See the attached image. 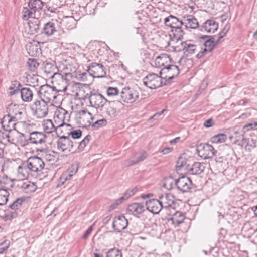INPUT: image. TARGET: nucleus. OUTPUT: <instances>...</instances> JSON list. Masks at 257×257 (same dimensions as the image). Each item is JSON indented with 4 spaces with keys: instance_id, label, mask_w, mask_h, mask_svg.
<instances>
[{
    "instance_id": "obj_1",
    "label": "nucleus",
    "mask_w": 257,
    "mask_h": 257,
    "mask_svg": "<svg viewBox=\"0 0 257 257\" xmlns=\"http://www.w3.org/2000/svg\"><path fill=\"white\" fill-rule=\"evenodd\" d=\"M164 187L168 189H171L176 187L179 191L182 193L188 192L192 188L193 185L191 179L185 175L180 177L174 181L173 177L170 176L166 178Z\"/></svg>"
},
{
    "instance_id": "obj_2",
    "label": "nucleus",
    "mask_w": 257,
    "mask_h": 257,
    "mask_svg": "<svg viewBox=\"0 0 257 257\" xmlns=\"http://www.w3.org/2000/svg\"><path fill=\"white\" fill-rule=\"evenodd\" d=\"M59 91H62L61 89L57 90L55 87L46 84L39 87L37 94L40 99L49 103L56 98L57 93Z\"/></svg>"
},
{
    "instance_id": "obj_3",
    "label": "nucleus",
    "mask_w": 257,
    "mask_h": 257,
    "mask_svg": "<svg viewBox=\"0 0 257 257\" xmlns=\"http://www.w3.org/2000/svg\"><path fill=\"white\" fill-rule=\"evenodd\" d=\"M180 73L179 67L175 65H167L160 71L159 74L164 80V85H167L171 83V80L177 77Z\"/></svg>"
},
{
    "instance_id": "obj_4",
    "label": "nucleus",
    "mask_w": 257,
    "mask_h": 257,
    "mask_svg": "<svg viewBox=\"0 0 257 257\" xmlns=\"http://www.w3.org/2000/svg\"><path fill=\"white\" fill-rule=\"evenodd\" d=\"M144 84L149 88L153 89L160 87L165 86L164 85V80L162 76L155 73L148 74L143 79Z\"/></svg>"
},
{
    "instance_id": "obj_5",
    "label": "nucleus",
    "mask_w": 257,
    "mask_h": 257,
    "mask_svg": "<svg viewBox=\"0 0 257 257\" xmlns=\"http://www.w3.org/2000/svg\"><path fill=\"white\" fill-rule=\"evenodd\" d=\"M88 98L90 106L100 111L103 109L107 103V99L98 93L91 92Z\"/></svg>"
},
{
    "instance_id": "obj_6",
    "label": "nucleus",
    "mask_w": 257,
    "mask_h": 257,
    "mask_svg": "<svg viewBox=\"0 0 257 257\" xmlns=\"http://www.w3.org/2000/svg\"><path fill=\"white\" fill-rule=\"evenodd\" d=\"M120 96L124 102L132 104L138 99L139 93L133 88L126 87L122 88L120 92Z\"/></svg>"
},
{
    "instance_id": "obj_7",
    "label": "nucleus",
    "mask_w": 257,
    "mask_h": 257,
    "mask_svg": "<svg viewBox=\"0 0 257 257\" xmlns=\"http://www.w3.org/2000/svg\"><path fill=\"white\" fill-rule=\"evenodd\" d=\"M59 139L56 142L57 147L58 150L62 152H69L74 148L76 142L72 141L69 136L63 135L59 136Z\"/></svg>"
},
{
    "instance_id": "obj_8",
    "label": "nucleus",
    "mask_w": 257,
    "mask_h": 257,
    "mask_svg": "<svg viewBox=\"0 0 257 257\" xmlns=\"http://www.w3.org/2000/svg\"><path fill=\"white\" fill-rule=\"evenodd\" d=\"M196 151L199 156L204 159L212 158L216 151L213 146L208 143H201L197 146Z\"/></svg>"
},
{
    "instance_id": "obj_9",
    "label": "nucleus",
    "mask_w": 257,
    "mask_h": 257,
    "mask_svg": "<svg viewBox=\"0 0 257 257\" xmlns=\"http://www.w3.org/2000/svg\"><path fill=\"white\" fill-rule=\"evenodd\" d=\"M166 212V215L168 216V217H166L168 222L175 227L182 223L185 219V216L182 212L175 211V208H172Z\"/></svg>"
},
{
    "instance_id": "obj_10",
    "label": "nucleus",
    "mask_w": 257,
    "mask_h": 257,
    "mask_svg": "<svg viewBox=\"0 0 257 257\" xmlns=\"http://www.w3.org/2000/svg\"><path fill=\"white\" fill-rule=\"evenodd\" d=\"M87 71L93 78H103L106 75L104 66L96 62H92L88 66Z\"/></svg>"
},
{
    "instance_id": "obj_11",
    "label": "nucleus",
    "mask_w": 257,
    "mask_h": 257,
    "mask_svg": "<svg viewBox=\"0 0 257 257\" xmlns=\"http://www.w3.org/2000/svg\"><path fill=\"white\" fill-rule=\"evenodd\" d=\"M48 102L40 100H36L32 105V109L35 110V113L39 118L45 117L48 112Z\"/></svg>"
},
{
    "instance_id": "obj_12",
    "label": "nucleus",
    "mask_w": 257,
    "mask_h": 257,
    "mask_svg": "<svg viewBox=\"0 0 257 257\" xmlns=\"http://www.w3.org/2000/svg\"><path fill=\"white\" fill-rule=\"evenodd\" d=\"M47 138L46 134L42 132L34 131L29 134L28 139L29 143L35 145L45 144Z\"/></svg>"
},
{
    "instance_id": "obj_13",
    "label": "nucleus",
    "mask_w": 257,
    "mask_h": 257,
    "mask_svg": "<svg viewBox=\"0 0 257 257\" xmlns=\"http://www.w3.org/2000/svg\"><path fill=\"white\" fill-rule=\"evenodd\" d=\"M147 209L154 214H158L162 210H165L159 199H151L146 201Z\"/></svg>"
},
{
    "instance_id": "obj_14",
    "label": "nucleus",
    "mask_w": 257,
    "mask_h": 257,
    "mask_svg": "<svg viewBox=\"0 0 257 257\" xmlns=\"http://www.w3.org/2000/svg\"><path fill=\"white\" fill-rule=\"evenodd\" d=\"M57 21L56 20H52L45 23L43 28L41 30V33L47 37H50L53 35L55 33L57 32Z\"/></svg>"
},
{
    "instance_id": "obj_15",
    "label": "nucleus",
    "mask_w": 257,
    "mask_h": 257,
    "mask_svg": "<svg viewBox=\"0 0 257 257\" xmlns=\"http://www.w3.org/2000/svg\"><path fill=\"white\" fill-rule=\"evenodd\" d=\"M128 225L127 219L123 215L116 216L112 222V228L116 232H120L125 229Z\"/></svg>"
},
{
    "instance_id": "obj_16",
    "label": "nucleus",
    "mask_w": 257,
    "mask_h": 257,
    "mask_svg": "<svg viewBox=\"0 0 257 257\" xmlns=\"http://www.w3.org/2000/svg\"><path fill=\"white\" fill-rule=\"evenodd\" d=\"M26 50L29 55L32 57H37L42 53L40 43L37 41L33 40L29 42L26 46Z\"/></svg>"
},
{
    "instance_id": "obj_17",
    "label": "nucleus",
    "mask_w": 257,
    "mask_h": 257,
    "mask_svg": "<svg viewBox=\"0 0 257 257\" xmlns=\"http://www.w3.org/2000/svg\"><path fill=\"white\" fill-rule=\"evenodd\" d=\"M16 117L12 116L9 113L7 115H5L1 119V124L2 127L6 131L10 132L13 129H15L16 124Z\"/></svg>"
},
{
    "instance_id": "obj_18",
    "label": "nucleus",
    "mask_w": 257,
    "mask_h": 257,
    "mask_svg": "<svg viewBox=\"0 0 257 257\" xmlns=\"http://www.w3.org/2000/svg\"><path fill=\"white\" fill-rule=\"evenodd\" d=\"M159 199L164 207L166 211L174 208L173 205L174 204V197L172 194L169 193H165L159 197Z\"/></svg>"
},
{
    "instance_id": "obj_19",
    "label": "nucleus",
    "mask_w": 257,
    "mask_h": 257,
    "mask_svg": "<svg viewBox=\"0 0 257 257\" xmlns=\"http://www.w3.org/2000/svg\"><path fill=\"white\" fill-rule=\"evenodd\" d=\"M205 169L203 163L198 162H194L191 166L189 165L186 166V171L188 175H198L201 174Z\"/></svg>"
},
{
    "instance_id": "obj_20",
    "label": "nucleus",
    "mask_w": 257,
    "mask_h": 257,
    "mask_svg": "<svg viewBox=\"0 0 257 257\" xmlns=\"http://www.w3.org/2000/svg\"><path fill=\"white\" fill-rule=\"evenodd\" d=\"M64 126H71L70 124H66L65 122L59 124L56 127L53 124L52 121L50 119H47L44 121L43 123V127L44 131L47 133H51L55 131L58 130L59 128Z\"/></svg>"
},
{
    "instance_id": "obj_21",
    "label": "nucleus",
    "mask_w": 257,
    "mask_h": 257,
    "mask_svg": "<svg viewBox=\"0 0 257 257\" xmlns=\"http://www.w3.org/2000/svg\"><path fill=\"white\" fill-rule=\"evenodd\" d=\"M192 41L191 40H188L181 43L184 54L186 56L193 55L196 50L197 46L195 44H192L191 43Z\"/></svg>"
},
{
    "instance_id": "obj_22",
    "label": "nucleus",
    "mask_w": 257,
    "mask_h": 257,
    "mask_svg": "<svg viewBox=\"0 0 257 257\" xmlns=\"http://www.w3.org/2000/svg\"><path fill=\"white\" fill-rule=\"evenodd\" d=\"M145 211L144 205L139 203H134L127 206V212L130 214L134 215L141 214Z\"/></svg>"
},
{
    "instance_id": "obj_23",
    "label": "nucleus",
    "mask_w": 257,
    "mask_h": 257,
    "mask_svg": "<svg viewBox=\"0 0 257 257\" xmlns=\"http://www.w3.org/2000/svg\"><path fill=\"white\" fill-rule=\"evenodd\" d=\"M204 40L203 45L206 48L209 52H211L214 49V36L202 35L199 38V41Z\"/></svg>"
},
{
    "instance_id": "obj_24",
    "label": "nucleus",
    "mask_w": 257,
    "mask_h": 257,
    "mask_svg": "<svg viewBox=\"0 0 257 257\" xmlns=\"http://www.w3.org/2000/svg\"><path fill=\"white\" fill-rule=\"evenodd\" d=\"M184 32L179 25H175L171 30V33L169 34L172 41H178L183 39Z\"/></svg>"
},
{
    "instance_id": "obj_25",
    "label": "nucleus",
    "mask_w": 257,
    "mask_h": 257,
    "mask_svg": "<svg viewBox=\"0 0 257 257\" xmlns=\"http://www.w3.org/2000/svg\"><path fill=\"white\" fill-rule=\"evenodd\" d=\"M202 28L208 33H214L218 29V23L213 19H209L203 24Z\"/></svg>"
},
{
    "instance_id": "obj_26",
    "label": "nucleus",
    "mask_w": 257,
    "mask_h": 257,
    "mask_svg": "<svg viewBox=\"0 0 257 257\" xmlns=\"http://www.w3.org/2000/svg\"><path fill=\"white\" fill-rule=\"evenodd\" d=\"M20 92L21 98L23 101L29 102L32 100L33 93L29 88H22Z\"/></svg>"
},
{
    "instance_id": "obj_27",
    "label": "nucleus",
    "mask_w": 257,
    "mask_h": 257,
    "mask_svg": "<svg viewBox=\"0 0 257 257\" xmlns=\"http://www.w3.org/2000/svg\"><path fill=\"white\" fill-rule=\"evenodd\" d=\"M22 84L18 81H13L12 82L11 85L9 87V91L8 94L10 96H12L15 94L19 93L21 91Z\"/></svg>"
},
{
    "instance_id": "obj_28",
    "label": "nucleus",
    "mask_w": 257,
    "mask_h": 257,
    "mask_svg": "<svg viewBox=\"0 0 257 257\" xmlns=\"http://www.w3.org/2000/svg\"><path fill=\"white\" fill-rule=\"evenodd\" d=\"M44 4L41 0H29L28 7L36 14L37 11H39L42 9Z\"/></svg>"
},
{
    "instance_id": "obj_29",
    "label": "nucleus",
    "mask_w": 257,
    "mask_h": 257,
    "mask_svg": "<svg viewBox=\"0 0 257 257\" xmlns=\"http://www.w3.org/2000/svg\"><path fill=\"white\" fill-rule=\"evenodd\" d=\"M186 21V29H196L198 26V22L197 19L192 15H185Z\"/></svg>"
},
{
    "instance_id": "obj_30",
    "label": "nucleus",
    "mask_w": 257,
    "mask_h": 257,
    "mask_svg": "<svg viewBox=\"0 0 257 257\" xmlns=\"http://www.w3.org/2000/svg\"><path fill=\"white\" fill-rule=\"evenodd\" d=\"M179 19L175 16L170 15L164 19V23L166 26L174 28L175 25H179Z\"/></svg>"
},
{
    "instance_id": "obj_31",
    "label": "nucleus",
    "mask_w": 257,
    "mask_h": 257,
    "mask_svg": "<svg viewBox=\"0 0 257 257\" xmlns=\"http://www.w3.org/2000/svg\"><path fill=\"white\" fill-rule=\"evenodd\" d=\"M63 76L60 81V83H62L63 84L62 87V91L65 92L67 90V87L68 84L69 83L70 79L72 77V74L71 73H62Z\"/></svg>"
},
{
    "instance_id": "obj_32",
    "label": "nucleus",
    "mask_w": 257,
    "mask_h": 257,
    "mask_svg": "<svg viewBox=\"0 0 257 257\" xmlns=\"http://www.w3.org/2000/svg\"><path fill=\"white\" fill-rule=\"evenodd\" d=\"M32 160L30 159V158L27 160L26 164H23V166H20L18 167V172L19 174L21 173V170L23 171L24 168L25 170L28 169L29 171L32 172H37L36 170V167L33 165Z\"/></svg>"
},
{
    "instance_id": "obj_33",
    "label": "nucleus",
    "mask_w": 257,
    "mask_h": 257,
    "mask_svg": "<svg viewBox=\"0 0 257 257\" xmlns=\"http://www.w3.org/2000/svg\"><path fill=\"white\" fill-rule=\"evenodd\" d=\"M0 183L2 186L1 188L5 189L7 190H10L14 186L13 180L10 178H8L7 176L3 178L0 181Z\"/></svg>"
},
{
    "instance_id": "obj_34",
    "label": "nucleus",
    "mask_w": 257,
    "mask_h": 257,
    "mask_svg": "<svg viewBox=\"0 0 257 257\" xmlns=\"http://www.w3.org/2000/svg\"><path fill=\"white\" fill-rule=\"evenodd\" d=\"M30 159L32 160V161L33 163V165L36 167V170H37V172L40 171L42 169H43L45 164L44 162L40 157L33 156L30 157Z\"/></svg>"
},
{
    "instance_id": "obj_35",
    "label": "nucleus",
    "mask_w": 257,
    "mask_h": 257,
    "mask_svg": "<svg viewBox=\"0 0 257 257\" xmlns=\"http://www.w3.org/2000/svg\"><path fill=\"white\" fill-rule=\"evenodd\" d=\"M239 145L243 146H246V147H248V150L254 148L256 147V141L252 138H243L241 142L238 144Z\"/></svg>"
},
{
    "instance_id": "obj_36",
    "label": "nucleus",
    "mask_w": 257,
    "mask_h": 257,
    "mask_svg": "<svg viewBox=\"0 0 257 257\" xmlns=\"http://www.w3.org/2000/svg\"><path fill=\"white\" fill-rule=\"evenodd\" d=\"M167 59H169L170 60H171L169 55L166 54H162L160 56H158L155 60V63L156 67H160L163 66L165 61L167 62Z\"/></svg>"
},
{
    "instance_id": "obj_37",
    "label": "nucleus",
    "mask_w": 257,
    "mask_h": 257,
    "mask_svg": "<svg viewBox=\"0 0 257 257\" xmlns=\"http://www.w3.org/2000/svg\"><path fill=\"white\" fill-rule=\"evenodd\" d=\"M69 114L68 112L65 110L64 109L60 107L58 109H57L54 113V119L55 121H56V118L63 120V122H64V119L66 117V116H68Z\"/></svg>"
},
{
    "instance_id": "obj_38",
    "label": "nucleus",
    "mask_w": 257,
    "mask_h": 257,
    "mask_svg": "<svg viewBox=\"0 0 257 257\" xmlns=\"http://www.w3.org/2000/svg\"><path fill=\"white\" fill-rule=\"evenodd\" d=\"M188 165L186 159L182 156H180L176 162V171H181L183 168H184V169L186 170V166Z\"/></svg>"
},
{
    "instance_id": "obj_39",
    "label": "nucleus",
    "mask_w": 257,
    "mask_h": 257,
    "mask_svg": "<svg viewBox=\"0 0 257 257\" xmlns=\"http://www.w3.org/2000/svg\"><path fill=\"white\" fill-rule=\"evenodd\" d=\"M10 193L9 190L0 188V206H3L7 203Z\"/></svg>"
},
{
    "instance_id": "obj_40",
    "label": "nucleus",
    "mask_w": 257,
    "mask_h": 257,
    "mask_svg": "<svg viewBox=\"0 0 257 257\" xmlns=\"http://www.w3.org/2000/svg\"><path fill=\"white\" fill-rule=\"evenodd\" d=\"M227 138L226 134L224 133H220L214 135L211 138V141L213 143H221L226 141Z\"/></svg>"
},
{
    "instance_id": "obj_41",
    "label": "nucleus",
    "mask_w": 257,
    "mask_h": 257,
    "mask_svg": "<svg viewBox=\"0 0 257 257\" xmlns=\"http://www.w3.org/2000/svg\"><path fill=\"white\" fill-rule=\"evenodd\" d=\"M29 25L32 34L37 33L40 30V22L38 19H36L33 22L29 23Z\"/></svg>"
},
{
    "instance_id": "obj_42",
    "label": "nucleus",
    "mask_w": 257,
    "mask_h": 257,
    "mask_svg": "<svg viewBox=\"0 0 257 257\" xmlns=\"http://www.w3.org/2000/svg\"><path fill=\"white\" fill-rule=\"evenodd\" d=\"M65 27L68 29H72L76 27V21L73 17H67L63 20Z\"/></svg>"
},
{
    "instance_id": "obj_43",
    "label": "nucleus",
    "mask_w": 257,
    "mask_h": 257,
    "mask_svg": "<svg viewBox=\"0 0 257 257\" xmlns=\"http://www.w3.org/2000/svg\"><path fill=\"white\" fill-rule=\"evenodd\" d=\"M91 137L90 135H87L79 143L77 149L75 151V152H80L82 151L86 145L89 143Z\"/></svg>"
},
{
    "instance_id": "obj_44",
    "label": "nucleus",
    "mask_w": 257,
    "mask_h": 257,
    "mask_svg": "<svg viewBox=\"0 0 257 257\" xmlns=\"http://www.w3.org/2000/svg\"><path fill=\"white\" fill-rule=\"evenodd\" d=\"M106 257H122L121 250L114 247L109 249L106 253Z\"/></svg>"
},
{
    "instance_id": "obj_45",
    "label": "nucleus",
    "mask_w": 257,
    "mask_h": 257,
    "mask_svg": "<svg viewBox=\"0 0 257 257\" xmlns=\"http://www.w3.org/2000/svg\"><path fill=\"white\" fill-rule=\"evenodd\" d=\"M25 201L24 197L18 198L16 199L12 204H10L9 208L12 210H16L20 208L22 203Z\"/></svg>"
},
{
    "instance_id": "obj_46",
    "label": "nucleus",
    "mask_w": 257,
    "mask_h": 257,
    "mask_svg": "<svg viewBox=\"0 0 257 257\" xmlns=\"http://www.w3.org/2000/svg\"><path fill=\"white\" fill-rule=\"evenodd\" d=\"M23 13L22 18L24 20H27L30 18H34L36 17V14L29 8L24 7Z\"/></svg>"
},
{
    "instance_id": "obj_47",
    "label": "nucleus",
    "mask_w": 257,
    "mask_h": 257,
    "mask_svg": "<svg viewBox=\"0 0 257 257\" xmlns=\"http://www.w3.org/2000/svg\"><path fill=\"white\" fill-rule=\"evenodd\" d=\"M104 108L105 109L106 113L109 116L112 117L116 116L117 111L115 110V108L112 106L109 101L107 100V103Z\"/></svg>"
},
{
    "instance_id": "obj_48",
    "label": "nucleus",
    "mask_w": 257,
    "mask_h": 257,
    "mask_svg": "<svg viewBox=\"0 0 257 257\" xmlns=\"http://www.w3.org/2000/svg\"><path fill=\"white\" fill-rule=\"evenodd\" d=\"M244 131L238 130L234 131V136L235 140L234 142V144H238L241 142V140L243 138H244L243 132Z\"/></svg>"
},
{
    "instance_id": "obj_49",
    "label": "nucleus",
    "mask_w": 257,
    "mask_h": 257,
    "mask_svg": "<svg viewBox=\"0 0 257 257\" xmlns=\"http://www.w3.org/2000/svg\"><path fill=\"white\" fill-rule=\"evenodd\" d=\"M27 65L30 71L35 72L39 66V64L36 59L30 58L27 61Z\"/></svg>"
},
{
    "instance_id": "obj_50",
    "label": "nucleus",
    "mask_w": 257,
    "mask_h": 257,
    "mask_svg": "<svg viewBox=\"0 0 257 257\" xmlns=\"http://www.w3.org/2000/svg\"><path fill=\"white\" fill-rule=\"evenodd\" d=\"M148 154L146 151H143L141 152L138 157H137L136 161L131 160L130 162V165H134L140 162L144 161L147 157Z\"/></svg>"
},
{
    "instance_id": "obj_51",
    "label": "nucleus",
    "mask_w": 257,
    "mask_h": 257,
    "mask_svg": "<svg viewBox=\"0 0 257 257\" xmlns=\"http://www.w3.org/2000/svg\"><path fill=\"white\" fill-rule=\"evenodd\" d=\"M106 124L107 121L105 118L98 120L92 124L91 122L89 123V125H91L94 130H97L103 126H105Z\"/></svg>"
},
{
    "instance_id": "obj_52",
    "label": "nucleus",
    "mask_w": 257,
    "mask_h": 257,
    "mask_svg": "<svg viewBox=\"0 0 257 257\" xmlns=\"http://www.w3.org/2000/svg\"><path fill=\"white\" fill-rule=\"evenodd\" d=\"M68 136H71L74 139H77L82 136V132L80 129L73 130L70 132H68Z\"/></svg>"
},
{
    "instance_id": "obj_53",
    "label": "nucleus",
    "mask_w": 257,
    "mask_h": 257,
    "mask_svg": "<svg viewBox=\"0 0 257 257\" xmlns=\"http://www.w3.org/2000/svg\"><path fill=\"white\" fill-rule=\"evenodd\" d=\"M51 153L57 154V153L54 151L48 150L45 152V158L48 161H54L55 159V156Z\"/></svg>"
},
{
    "instance_id": "obj_54",
    "label": "nucleus",
    "mask_w": 257,
    "mask_h": 257,
    "mask_svg": "<svg viewBox=\"0 0 257 257\" xmlns=\"http://www.w3.org/2000/svg\"><path fill=\"white\" fill-rule=\"evenodd\" d=\"M63 76L62 73L59 72H54L50 77L52 79V82L60 84V81Z\"/></svg>"
},
{
    "instance_id": "obj_55",
    "label": "nucleus",
    "mask_w": 257,
    "mask_h": 257,
    "mask_svg": "<svg viewBox=\"0 0 257 257\" xmlns=\"http://www.w3.org/2000/svg\"><path fill=\"white\" fill-rule=\"evenodd\" d=\"M56 67L51 63H46L44 67V71L47 74H51Z\"/></svg>"
},
{
    "instance_id": "obj_56",
    "label": "nucleus",
    "mask_w": 257,
    "mask_h": 257,
    "mask_svg": "<svg viewBox=\"0 0 257 257\" xmlns=\"http://www.w3.org/2000/svg\"><path fill=\"white\" fill-rule=\"evenodd\" d=\"M72 175H70L68 172H66L62 174L59 179V183L62 185L66 181L70 179L72 177Z\"/></svg>"
},
{
    "instance_id": "obj_57",
    "label": "nucleus",
    "mask_w": 257,
    "mask_h": 257,
    "mask_svg": "<svg viewBox=\"0 0 257 257\" xmlns=\"http://www.w3.org/2000/svg\"><path fill=\"white\" fill-rule=\"evenodd\" d=\"M119 93V90L117 87H109L107 89V94L109 96L117 95Z\"/></svg>"
},
{
    "instance_id": "obj_58",
    "label": "nucleus",
    "mask_w": 257,
    "mask_h": 257,
    "mask_svg": "<svg viewBox=\"0 0 257 257\" xmlns=\"http://www.w3.org/2000/svg\"><path fill=\"white\" fill-rule=\"evenodd\" d=\"M109 102L111 104L112 106L115 108V110L116 111L117 110L122 108L123 106V104L119 100L109 101Z\"/></svg>"
},
{
    "instance_id": "obj_59",
    "label": "nucleus",
    "mask_w": 257,
    "mask_h": 257,
    "mask_svg": "<svg viewBox=\"0 0 257 257\" xmlns=\"http://www.w3.org/2000/svg\"><path fill=\"white\" fill-rule=\"evenodd\" d=\"M137 191V189L136 188L128 190L123 194L122 197L124 198V200H125L135 194Z\"/></svg>"
},
{
    "instance_id": "obj_60",
    "label": "nucleus",
    "mask_w": 257,
    "mask_h": 257,
    "mask_svg": "<svg viewBox=\"0 0 257 257\" xmlns=\"http://www.w3.org/2000/svg\"><path fill=\"white\" fill-rule=\"evenodd\" d=\"M123 201H124V198L122 197V196L119 199L115 200V202L109 206V210L111 211L115 209L117 206L122 203Z\"/></svg>"
},
{
    "instance_id": "obj_61",
    "label": "nucleus",
    "mask_w": 257,
    "mask_h": 257,
    "mask_svg": "<svg viewBox=\"0 0 257 257\" xmlns=\"http://www.w3.org/2000/svg\"><path fill=\"white\" fill-rule=\"evenodd\" d=\"M10 246V241L5 240L0 244V254H2Z\"/></svg>"
},
{
    "instance_id": "obj_62",
    "label": "nucleus",
    "mask_w": 257,
    "mask_h": 257,
    "mask_svg": "<svg viewBox=\"0 0 257 257\" xmlns=\"http://www.w3.org/2000/svg\"><path fill=\"white\" fill-rule=\"evenodd\" d=\"M88 74L87 72H79L76 74V78L80 81H85L87 79Z\"/></svg>"
},
{
    "instance_id": "obj_63",
    "label": "nucleus",
    "mask_w": 257,
    "mask_h": 257,
    "mask_svg": "<svg viewBox=\"0 0 257 257\" xmlns=\"http://www.w3.org/2000/svg\"><path fill=\"white\" fill-rule=\"evenodd\" d=\"M229 29V26L228 25H226L224 27V28L223 29V30L219 32V37L220 39H222L223 38L228 31V30Z\"/></svg>"
},
{
    "instance_id": "obj_64",
    "label": "nucleus",
    "mask_w": 257,
    "mask_h": 257,
    "mask_svg": "<svg viewBox=\"0 0 257 257\" xmlns=\"http://www.w3.org/2000/svg\"><path fill=\"white\" fill-rule=\"evenodd\" d=\"M243 130L249 131L250 130H257V122L249 123L243 127Z\"/></svg>"
}]
</instances>
